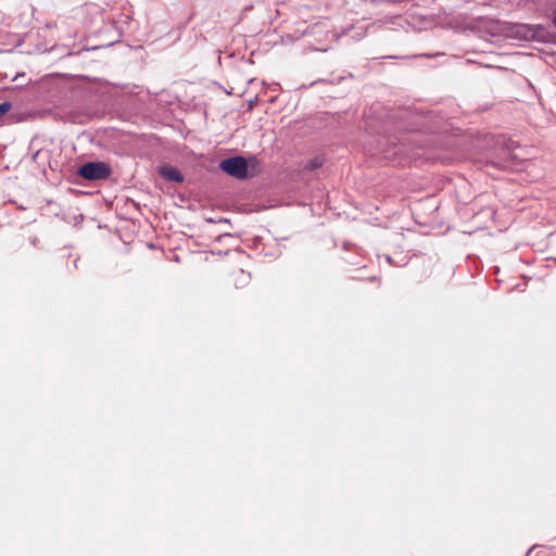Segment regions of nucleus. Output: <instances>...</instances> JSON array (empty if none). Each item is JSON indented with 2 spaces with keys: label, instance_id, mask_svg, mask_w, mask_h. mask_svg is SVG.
Here are the masks:
<instances>
[{
  "label": "nucleus",
  "instance_id": "f03ea898",
  "mask_svg": "<svg viewBox=\"0 0 556 556\" xmlns=\"http://www.w3.org/2000/svg\"><path fill=\"white\" fill-rule=\"evenodd\" d=\"M78 174L88 180H100L111 175V168L104 162H88L79 167Z\"/></svg>",
  "mask_w": 556,
  "mask_h": 556
},
{
  "label": "nucleus",
  "instance_id": "7ed1b4c3",
  "mask_svg": "<svg viewBox=\"0 0 556 556\" xmlns=\"http://www.w3.org/2000/svg\"><path fill=\"white\" fill-rule=\"evenodd\" d=\"M160 174L163 178L175 181V182H181L184 180L182 174L175 168L174 166L165 165L160 168Z\"/></svg>",
  "mask_w": 556,
  "mask_h": 556
},
{
  "label": "nucleus",
  "instance_id": "f257e3e1",
  "mask_svg": "<svg viewBox=\"0 0 556 556\" xmlns=\"http://www.w3.org/2000/svg\"><path fill=\"white\" fill-rule=\"evenodd\" d=\"M220 169L237 179H245L249 177V165L244 157L232 156L225 159L219 164Z\"/></svg>",
  "mask_w": 556,
  "mask_h": 556
},
{
  "label": "nucleus",
  "instance_id": "39448f33",
  "mask_svg": "<svg viewBox=\"0 0 556 556\" xmlns=\"http://www.w3.org/2000/svg\"><path fill=\"white\" fill-rule=\"evenodd\" d=\"M11 109L10 102H2L0 103V116L7 114Z\"/></svg>",
  "mask_w": 556,
  "mask_h": 556
},
{
  "label": "nucleus",
  "instance_id": "20e7f679",
  "mask_svg": "<svg viewBox=\"0 0 556 556\" xmlns=\"http://www.w3.org/2000/svg\"><path fill=\"white\" fill-rule=\"evenodd\" d=\"M323 163H324V160H323L321 157H315V159H313V160H311V161L308 162V164L306 165V167H307L308 169H312V170H313V169H316V168L321 167V166H323Z\"/></svg>",
  "mask_w": 556,
  "mask_h": 556
},
{
  "label": "nucleus",
  "instance_id": "423d86ee",
  "mask_svg": "<svg viewBox=\"0 0 556 556\" xmlns=\"http://www.w3.org/2000/svg\"><path fill=\"white\" fill-rule=\"evenodd\" d=\"M240 275L243 278V280H245V278L249 277V275H247L242 269L240 270Z\"/></svg>",
  "mask_w": 556,
  "mask_h": 556
}]
</instances>
